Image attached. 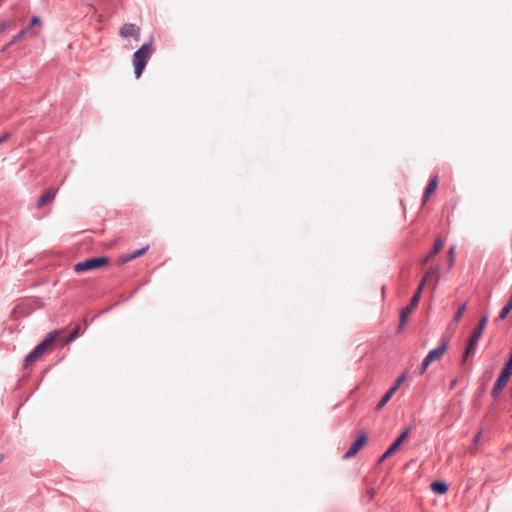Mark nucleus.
<instances>
[{"instance_id":"obj_1","label":"nucleus","mask_w":512,"mask_h":512,"mask_svg":"<svg viewBox=\"0 0 512 512\" xmlns=\"http://www.w3.org/2000/svg\"><path fill=\"white\" fill-rule=\"evenodd\" d=\"M155 48L152 42L144 43L133 54L132 62L134 66V74L138 79L141 77L149 59L154 53Z\"/></svg>"},{"instance_id":"obj_2","label":"nucleus","mask_w":512,"mask_h":512,"mask_svg":"<svg viewBox=\"0 0 512 512\" xmlns=\"http://www.w3.org/2000/svg\"><path fill=\"white\" fill-rule=\"evenodd\" d=\"M59 331H53L48 333L46 338L42 340L39 344H37L34 349L24 358L23 365L24 367H28L35 363L54 343L56 338L58 337Z\"/></svg>"},{"instance_id":"obj_3","label":"nucleus","mask_w":512,"mask_h":512,"mask_svg":"<svg viewBox=\"0 0 512 512\" xmlns=\"http://www.w3.org/2000/svg\"><path fill=\"white\" fill-rule=\"evenodd\" d=\"M110 263V258L107 256H98L87 258L84 261L78 262L74 265L76 273H83L104 267Z\"/></svg>"},{"instance_id":"obj_4","label":"nucleus","mask_w":512,"mask_h":512,"mask_svg":"<svg viewBox=\"0 0 512 512\" xmlns=\"http://www.w3.org/2000/svg\"><path fill=\"white\" fill-rule=\"evenodd\" d=\"M423 292V284L418 285V288L416 289L415 293L410 299L409 304L402 308L400 311V319H399V325H398V332L403 329V327L406 325V321L410 313L413 311V309L418 305L421 295Z\"/></svg>"},{"instance_id":"obj_5","label":"nucleus","mask_w":512,"mask_h":512,"mask_svg":"<svg viewBox=\"0 0 512 512\" xmlns=\"http://www.w3.org/2000/svg\"><path fill=\"white\" fill-rule=\"evenodd\" d=\"M413 429V425H409L399 436L393 441L390 447L380 456L378 464L384 462L387 458L391 457L401 446V444L407 439L408 435Z\"/></svg>"},{"instance_id":"obj_6","label":"nucleus","mask_w":512,"mask_h":512,"mask_svg":"<svg viewBox=\"0 0 512 512\" xmlns=\"http://www.w3.org/2000/svg\"><path fill=\"white\" fill-rule=\"evenodd\" d=\"M368 436L366 432H361L355 441L351 444L350 448L345 452L344 459H350L354 457L367 443Z\"/></svg>"},{"instance_id":"obj_7","label":"nucleus","mask_w":512,"mask_h":512,"mask_svg":"<svg viewBox=\"0 0 512 512\" xmlns=\"http://www.w3.org/2000/svg\"><path fill=\"white\" fill-rule=\"evenodd\" d=\"M119 35L123 38L131 37L138 41L140 38V28L136 24L126 23L120 28Z\"/></svg>"},{"instance_id":"obj_8","label":"nucleus","mask_w":512,"mask_h":512,"mask_svg":"<svg viewBox=\"0 0 512 512\" xmlns=\"http://www.w3.org/2000/svg\"><path fill=\"white\" fill-rule=\"evenodd\" d=\"M448 343L449 339L447 337H442L441 344L428 352L426 357L431 361V363L440 359L444 355L447 350Z\"/></svg>"},{"instance_id":"obj_9","label":"nucleus","mask_w":512,"mask_h":512,"mask_svg":"<svg viewBox=\"0 0 512 512\" xmlns=\"http://www.w3.org/2000/svg\"><path fill=\"white\" fill-rule=\"evenodd\" d=\"M443 246H444V240L440 237L436 238L431 251L424 258H422L420 260V263H419L420 266L421 267L426 266L429 263V261L440 252V250L443 248Z\"/></svg>"},{"instance_id":"obj_10","label":"nucleus","mask_w":512,"mask_h":512,"mask_svg":"<svg viewBox=\"0 0 512 512\" xmlns=\"http://www.w3.org/2000/svg\"><path fill=\"white\" fill-rule=\"evenodd\" d=\"M487 322H488V315L487 314L482 315L477 326L473 329V331L469 337V340H471V342L478 344V341L482 337V333L487 325Z\"/></svg>"},{"instance_id":"obj_11","label":"nucleus","mask_w":512,"mask_h":512,"mask_svg":"<svg viewBox=\"0 0 512 512\" xmlns=\"http://www.w3.org/2000/svg\"><path fill=\"white\" fill-rule=\"evenodd\" d=\"M498 401H493V403L488 407L487 412L485 414V421L489 424H494L499 419V409L497 407Z\"/></svg>"},{"instance_id":"obj_12","label":"nucleus","mask_w":512,"mask_h":512,"mask_svg":"<svg viewBox=\"0 0 512 512\" xmlns=\"http://www.w3.org/2000/svg\"><path fill=\"white\" fill-rule=\"evenodd\" d=\"M56 196V190L50 188L46 190L37 200L36 207L41 208L49 203H51Z\"/></svg>"},{"instance_id":"obj_13","label":"nucleus","mask_w":512,"mask_h":512,"mask_svg":"<svg viewBox=\"0 0 512 512\" xmlns=\"http://www.w3.org/2000/svg\"><path fill=\"white\" fill-rule=\"evenodd\" d=\"M149 249V246L143 247L139 250L134 251L133 253L122 255L118 258V264L122 265L128 261H131L133 259H136L146 253V251Z\"/></svg>"},{"instance_id":"obj_14","label":"nucleus","mask_w":512,"mask_h":512,"mask_svg":"<svg viewBox=\"0 0 512 512\" xmlns=\"http://www.w3.org/2000/svg\"><path fill=\"white\" fill-rule=\"evenodd\" d=\"M507 383L508 382L503 380L502 378H497L491 390V397L493 398V400L498 401V398L501 395L503 389L506 387Z\"/></svg>"},{"instance_id":"obj_15","label":"nucleus","mask_w":512,"mask_h":512,"mask_svg":"<svg viewBox=\"0 0 512 512\" xmlns=\"http://www.w3.org/2000/svg\"><path fill=\"white\" fill-rule=\"evenodd\" d=\"M430 487L434 493L439 495H443L448 491V485L444 481H433Z\"/></svg>"},{"instance_id":"obj_16","label":"nucleus","mask_w":512,"mask_h":512,"mask_svg":"<svg viewBox=\"0 0 512 512\" xmlns=\"http://www.w3.org/2000/svg\"><path fill=\"white\" fill-rule=\"evenodd\" d=\"M439 273V267L438 266H434V267H430L427 272L424 274V276L422 277L419 285H422L423 284V288L425 287V284L426 282L428 281L429 278L433 277V276H436L438 275Z\"/></svg>"},{"instance_id":"obj_17","label":"nucleus","mask_w":512,"mask_h":512,"mask_svg":"<svg viewBox=\"0 0 512 512\" xmlns=\"http://www.w3.org/2000/svg\"><path fill=\"white\" fill-rule=\"evenodd\" d=\"M477 344L468 340L464 353L462 355L461 363L464 364L470 354L474 353Z\"/></svg>"},{"instance_id":"obj_18","label":"nucleus","mask_w":512,"mask_h":512,"mask_svg":"<svg viewBox=\"0 0 512 512\" xmlns=\"http://www.w3.org/2000/svg\"><path fill=\"white\" fill-rule=\"evenodd\" d=\"M437 186H438V176L435 175L433 178L430 179L429 183L427 184V186L424 190V192L426 193V197H430V195L435 192Z\"/></svg>"},{"instance_id":"obj_19","label":"nucleus","mask_w":512,"mask_h":512,"mask_svg":"<svg viewBox=\"0 0 512 512\" xmlns=\"http://www.w3.org/2000/svg\"><path fill=\"white\" fill-rule=\"evenodd\" d=\"M83 333V330L81 329V326L77 325L66 337L64 340V344L70 343L76 338H78Z\"/></svg>"},{"instance_id":"obj_20","label":"nucleus","mask_w":512,"mask_h":512,"mask_svg":"<svg viewBox=\"0 0 512 512\" xmlns=\"http://www.w3.org/2000/svg\"><path fill=\"white\" fill-rule=\"evenodd\" d=\"M511 376H512V365L505 363L498 377H500L503 380L508 382L509 379L511 378Z\"/></svg>"},{"instance_id":"obj_21","label":"nucleus","mask_w":512,"mask_h":512,"mask_svg":"<svg viewBox=\"0 0 512 512\" xmlns=\"http://www.w3.org/2000/svg\"><path fill=\"white\" fill-rule=\"evenodd\" d=\"M30 31V27H25L21 29L16 35L12 37L10 40V45L16 44L18 41H20L28 32Z\"/></svg>"},{"instance_id":"obj_22","label":"nucleus","mask_w":512,"mask_h":512,"mask_svg":"<svg viewBox=\"0 0 512 512\" xmlns=\"http://www.w3.org/2000/svg\"><path fill=\"white\" fill-rule=\"evenodd\" d=\"M392 397L393 396L388 391H386L385 394L380 399V401L377 403L376 410L380 411L390 401Z\"/></svg>"},{"instance_id":"obj_23","label":"nucleus","mask_w":512,"mask_h":512,"mask_svg":"<svg viewBox=\"0 0 512 512\" xmlns=\"http://www.w3.org/2000/svg\"><path fill=\"white\" fill-rule=\"evenodd\" d=\"M41 24V19L40 17L38 16H33L31 17L30 19V23L27 27H30V31L28 33H30L31 36H36L37 35V32L32 30V28L36 25H40Z\"/></svg>"},{"instance_id":"obj_24","label":"nucleus","mask_w":512,"mask_h":512,"mask_svg":"<svg viewBox=\"0 0 512 512\" xmlns=\"http://www.w3.org/2000/svg\"><path fill=\"white\" fill-rule=\"evenodd\" d=\"M448 269L450 270L455 263V246H451L447 253Z\"/></svg>"},{"instance_id":"obj_25","label":"nucleus","mask_w":512,"mask_h":512,"mask_svg":"<svg viewBox=\"0 0 512 512\" xmlns=\"http://www.w3.org/2000/svg\"><path fill=\"white\" fill-rule=\"evenodd\" d=\"M465 310H466V303H462V304L458 307V310L456 311V313L454 314V316H453V321H454V322H458V321H460V319L462 318L463 313L465 312Z\"/></svg>"},{"instance_id":"obj_26","label":"nucleus","mask_w":512,"mask_h":512,"mask_svg":"<svg viewBox=\"0 0 512 512\" xmlns=\"http://www.w3.org/2000/svg\"><path fill=\"white\" fill-rule=\"evenodd\" d=\"M431 364V361L425 356V358L423 359L421 365L419 366L418 368V374L419 375H423L427 368L429 367V365Z\"/></svg>"},{"instance_id":"obj_27","label":"nucleus","mask_w":512,"mask_h":512,"mask_svg":"<svg viewBox=\"0 0 512 512\" xmlns=\"http://www.w3.org/2000/svg\"><path fill=\"white\" fill-rule=\"evenodd\" d=\"M12 24V20L6 19L0 22V34L5 32Z\"/></svg>"},{"instance_id":"obj_28","label":"nucleus","mask_w":512,"mask_h":512,"mask_svg":"<svg viewBox=\"0 0 512 512\" xmlns=\"http://www.w3.org/2000/svg\"><path fill=\"white\" fill-rule=\"evenodd\" d=\"M406 377H407V373H402V374L397 378V380L395 381V383H394V384H395L396 386L400 387V385L405 381Z\"/></svg>"},{"instance_id":"obj_29","label":"nucleus","mask_w":512,"mask_h":512,"mask_svg":"<svg viewBox=\"0 0 512 512\" xmlns=\"http://www.w3.org/2000/svg\"><path fill=\"white\" fill-rule=\"evenodd\" d=\"M11 134L9 132H6L0 136V144L4 143L10 138Z\"/></svg>"},{"instance_id":"obj_30","label":"nucleus","mask_w":512,"mask_h":512,"mask_svg":"<svg viewBox=\"0 0 512 512\" xmlns=\"http://www.w3.org/2000/svg\"><path fill=\"white\" fill-rule=\"evenodd\" d=\"M481 435H482V432L479 431L478 433L475 434L474 438H473V444L477 445L481 439Z\"/></svg>"},{"instance_id":"obj_31","label":"nucleus","mask_w":512,"mask_h":512,"mask_svg":"<svg viewBox=\"0 0 512 512\" xmlns=\"http://www.w3.org/2000/svg\"><path fill=\"white\" fill-rule=\"evenodd\" d=\"M398 389L399 387L393 384L387 391L393 396Z\"/></svg>"},{"instance_id":"obj_32","label":"nucleus","mask_w":512,"mask_h":512,"mask_svg":"<svg viewBox=\"0 0 512 512\" xmlns=\"http://www.w3.org/2000/svg\"><path fill=\"white\" fill-rule=\"evenodd\" d=\"M12 46H13V45H10V41H9L6 45H4V46L2 47L1 52H2V53L7 52V51H8V49H9V48H11Z\"/></svg>"},{"instance_id":"obj_33","label":"nucleus","mask_w":512,"mask_h":512,"mask_svg":"<svg viewBox=\"0 0 512 512\" xmlns=\"http://www.w3.org/2000/svg\"><path fill=\"white\" fill-rule=\"evenodd\" d=\"M456 384H457V379H453V380L450 382L449 388H450V389H454V388H455V386H456Z\"/></svg>"},{"instance_id":"obj_34","label":"nucleus","mask_w":512,"mask_h":512,"mask_svg":"<svg viewBox=\"0 0 512 512\" xmlns=\"http://www.w3.org/2000/svg\"><path fill=\"white\" fill-rule=\"evenodd\" d=\"M429 197H426V193L424 192L422 197V204L424 205L428 201Z\"/></svg>"},{"instance_id":"obj_35","label":"nucleus","mask_w":512,"mask_h":512,"mask_svg":"<svg viewBox=\"0 0 512 512\" xmlns=\"http://www.w3.org/2000/svg\"><path fill=\"white\" fill-rule=\"evenodd\" d=\"M486 391V384H483L480 388V394H483Z\"/></svg>"}]
</instances>
